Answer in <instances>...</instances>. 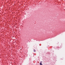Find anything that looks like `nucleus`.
Segmentation results:
<instances>
[{"mask_svg": "<svg viewBox=\"0 0 65 65\" xmlns=\"http://www.w3.org/2000/svg\"><path fill=\"white\" fill-rule=\"evenodd\" d=\"M40 65H42V63L41 62L40 63Z\"/></svg>", "mask_w": 65, "mask_h": 65, "instance_id": "obj_1", "label": "nucleus"}, {"mask_svg": "<svg viewBox=\"0 0 65 65\" xmlns=\"http://www.w3.org/2000/svg\"><path fill=\"white\" fill-rule=\"evenodd\" d=\"M41 62H42V61H41Z\"/></svg>", "mask_w": 65, "mask_h": 65, "instance_id": "obj_3", "label": "nucleus"}, {"mask_svg": "<svg viewBox=\"0 0 65 65\" xmlns=\"http://www.w3.org/2000/svg\"><path fill=\"white\" fill-rule=\"evenodd\" d=\"M34 52H35V50H34Z\"/></svg>", "mask_w": 65, "mask_h": 65, "instance_id": "obj_2", "label": "nucleus"}]
</instances>
